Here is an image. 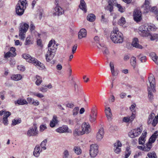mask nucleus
Segmentation results:
<instances>
[{
	"label": "nucleus",
	"instance_id": "obj_1",
	"mask_svg": "<svg viewBox=\"0 0 158 158\" xmlns=\"http://www.w3.org/2000/svg\"><path fill=\"white\" fill-rule=\"evenodd\" d=\"M110 38L112 41L115 44L122 43L123 41V35L116 27H114L110 34Z\"/></svg>",
	"mask_w": 158,
	"mask_h": 158
},
{
	"label": "nucleus",
	"instance_id": "obj_2",
	"mask_svg": "<svg viewBox=\"0 0 158 158\" xmlns=\"http://www.w3.org/2000/svg\"><path fill=\"white\" fill-rule=\"evenodd\" d=\"M148 97L149 100L152 101L153 99V92L155 91L156 81L155 77L153 75L148 77V82L147 84Z\"/></svg>",
	"mask_w": 158,
	"mask_h": 158
},
{
	"label": "nucleus",
	"instance_id": "obj_3",
	"mask_svg": "<svg viewBox=\"0 0 158 158\" xmlns=\"http://www.w3.org/2000/svg\"><path fill=\"white\" fill-rule=\"evenodd\" d=\"M26 0H19L16 5L15 9L16 14L19 16L22 15L26 8Z\"/></svg>",
	"mask_w": 158,
	"mask_h": 158
},
{
	"label": "nucleus",
	"instance_id": "obj_4",
	"mask_svg": "<svg viewBox=\"0 0 158 158\" xmlns=\"http://www.w3.org/2000/svg\"><path fill=\"white\" fill-rule=\"evenodd\" d=\"M28 24L25 23H22L20 24L19 27V39L24 40L25 37V34L28 29Z\"/></svg>",
	"mask_w": 158,
	"mask_h": 158
},
{
	"label": "nucleus",
	"instance_id": "obj_5",
	"mask_svg": "<svg viewBox=\"0 0 158 158\" xmlns=\"http://www.w3.org/2000/svg\"><path fill=\"white\" fill-rule=\"evenodd\" d=\"M158 123V116H155L153 113H151L149 115L147 123L149 125L155 127Z\"/></svg>",
	"mask_w": 158,
	"mask_h": 158
},
{
	"label": "nucleus",
	"instance_id": "obj_6",
	"mask_svg": "<svg viewBox=\"0 0 158 158\" xmlns=\"http://www.w3.org/2000/svg\"><path fill=\"white\" fill-rule=\"evenodd\" d=\"M140 35L143 37H148L149 35L148 24H145L141 26L139 28Z\"/></svg>",
	"mask_w": 158,
	"mask_h": 158
},
{
	"label": "nucleus",
	"instance_id": "obj_7",
	"mask_svg": "<svg viewBox=\"0 0 158 158\" xmlns=\"http://www.w3.org/2000/svg\"><path fill=\"white\" fill-rule=\"evenodd\" d=\"M98 146L96 144H92L90 145L89 150L90 156L94 158L98 155Z\"/></svg>",
	"mask_w": 158,
	"mask_h": 158
},
{
	"label": "nucleus",
	"instance_id": "obj_8",
	"mask_svg": "<svg viewBox=\"0 0 158 158\" xmlns=\"http://www.w3.org/2000/svg\"><path fill=\"white\" fill-rule=\"evenodd\" d=\"M143 130L142 127H140L136 129L131 130L129 133V135L131 138H134L139 135Z\"/></svg>",
	"mask_w": 158,
	"mask_h": 158
},
{
	"label": "nucleus",
	"instance_id": "obj_9",
	"mask_svg": "<svg viewBox=\"0 0 158 158\" xmlns=\"http://www.w3.org/2000/svg\"><path fill=\"white\" fill-rule=\"evenodd\" d=\"M56 51V48L53 49L50 48L48 49L45 55V59L47 62H49L53 59L55 55Z\"/></svg>",
	"mask_w": 158,
	"mask_h": 158
},
{
	"label": "nucleus",
	"instance_id": "obj_10",
	"mask_svg": "<svg viewBox=\"0 0 158 158\" xmlns=\"http://www.w3.org/2000/svg\"><path fill=\"white\" fill-rule=\"evenodd\" d=\"M55 4L56 6L53 10V15L58 16L63 14L64 12L63 9L60 6L58 5V3L57 2L55 3Z\"/></svg>",
	"mask_w": 158,
	"mask_h": 158
},
{
	"label": "nucleus",
	"instance_id": "obj_11",
	"mask_svg": "<svg viewBox=\"0 0 158 158\" xmlns=\"http://www.w3.org/2000/svg\"><path fill=\"white\" fill-rule=\"evenodd\" d=\"M38 133V131L36 127H31L28 131L27 135L28 136H33L36 135Z\"/></svg>",
	"mask_w": 158,
	"mask_h": 158
},
{
	"label": "nucleus",
	"instance_id": "obj_12",
	"mask_svg": "<svg viewBox=\"0 0 158 158\" xmlns=\"http://www.w3.org/2000/svg\"><path fill=\"white\" fill-rule=\"evenodd\" d=\"M82 131L85 133L88 134L91 131L90 126L88 123H84L81 125Z\"/></svg>",
	"mask_w": 158,
	"mask_h": 158
},
{
	"label": "nucleus",
	"instance_id": "obj_13",
	"mask_svg": "<svg viewBox=\"0 0 158 158\" xmlns=\"http://www.w3.org/2000/svg\"><path fill=\"white\" fill-rule=\"evenodd\" d=\"M122 145L120 141L117 140L114 144V152L117 154H118L121 151V147Z\"/></svg>",
	"mask_w": 158,
	"mask_h": 158
},
{
	"label": "nucleus",
	"instance_id": "obj_14",
	"mask_svg": "<svg viewBox=\"0 0 158 158\" xmlns=\"http://www.w3.org/2000/svg\"><path fill=\"white\" fill-rule=\"evenodd\" d=\"M134 19L135 21L138 22L142 19L141 12L138 10H135L133 13Z\"/></svg>",
	"mask_w": 158,
	"mask_h": 158
},
{
	"label": "nucleus",
	"instance_id": "obj_15",
	"mask_svg": "<svg viewBox=\"0 0 158 158\" xmlns=\"http://www.w3.org/2000/svg\"><path fill=\"white\" fill-rule=\"evenodd\" d=\"M43 151L40 149L39 145H36L35 147L33 152V155L36 157H38L40 156V154Z\"/></svg>",
	"mask_w": 158,
	"mask_h": 158
},
{
	"label": "nucleus",
	"instance_id": "obj_16",
	"mask_svg": "<svg viewBox=\"0 0 158 158\" xmlns=\"http://www.w3.org/2000/svg\"><path fill=\"white\" fill-rule=\"evenodd\" d=\"M105 112L108 120L110 121L112 119V114L110 107L105 106Z\"/></svg>",
	"mask_w": 158,
	"mask_h": 158
},
{
	"label": "nucleus",
	"instance_id": "obj_17",
	"mask_svg": "<svg viewBox=\"0 0 158 158\" xmlns=\"http://www.w3.org/2000/svg\"><path fill=\"white\" fill-rule=\"evenodd\" d=\"M104 134V132L103 128H101L99 129L96 134V138L97 140L98 141H101L103 137Z\"/></svg>",
	"mask_w": 158,
	"mask_h": 158
},
{
	"label": "nucleus",
	"instance_id": "obj_18",
	"mask_svg": "<svg viewBox=\"0 0 158 158\" xmlns=\"http://www.w3.org/2000/svg\"><path fill=\"white\" fill-rule=\"evenodd\" d=\"M32 63L33 64L39 69H43L45 68V66L43 63H41L35 58Z\"/></svg>",
	"mask_w": 158,
	"mask_h": 158
},
{
	"label": "nucleus",
	"instance_id": "obj_19",
	"mask_svg": "<svg viewBox=\"0 0 158 158\" xmlns=\"http://www.w3.org/2000/svg\"><path fill=\"white\" fill-rule=\"evenodd\" d=\"M135 117V114L132 113L130 116L125 117L123 119V121L125 123H131Z\"/></svg>",
	"mask_w": 158,
	"mask_h": 158
},
{
	"label": "nucleus",
	"instance_id": "obj_20",
	"mask_svg": "<svg viewBox=\"0 0 158 158\" xmlns=\"http://www.w3.org/2000/svg\"><path fill=\"white\" fill-rule=\"evenodd\" d=\"M79 7L80 9L82 10L84 13L87 12V7L86 4L84 0H81L80 4Z\"/></svg>",
	"mask_w": 158,
	"mask_h": 158
},
{
	"label": "nucleus",
	"instance_id": "obj_21",
	"mask_svg": "<svg viewBox=\"0 0 158 158\" xmlns=\"http://www.w3.org/2000/svg\"><path fill=\"white\" fill-rule=\"evenodd\" d=\"M68 127L64 125L59 127L56 130V131L59 133H62L68 132Z\"/></svg>",
	"mask_w": 158,
	"mask_h": 158
},
{
	"label": "nucleus",
	"instance_id": "obj_22",
	"mask_svg": "<svg viewBox=\"0 0 158 158\" xmlns=\"http://www.w3.org/2000/svg\"><path fill=\"white\" fill-rule=\"evenodd\" d=\"M87 35V31L84 28L81 29L78 33V37L79 39H81L83 38H85Z\"/></svg>",
	"mask_w": 158,
	"mask_h": 158
},
{
	"label": "nucleus",
	"instance_id": "obj_23",
	"mask_svg": "<svg viewBox=\"0 0 158 158\" xmlns=\"http://www.w3.org/2000/svg\"><path fill=\"white\" fill-rule=\"evenodd\" d=\"M132 46L136 48L142 49L143 48L142 46L139 44V40L137 38H134L132 43Z\"/></svg>",
	"mask_w": 158,
	"mask_h": 158
},
{
	"label": "nucleus",
	"instance_id": "obj_24",
	"mask_svg": "<svg viewBox=\"0 0 158 158\" xmlns=\"http://www.w3.org/2000/svg\"><path fill=\"white\" fill-rule=\"evenodd\" d=\"M57 117L56 115H54L53 118L50 123V126L51 127H54L57 124L58 121L57 119Z\"/></svg>",
	"mask_w": 158,
	"mask_h": 158
},
{
	"label": "nucleus",
	"instance_id": "obj_25",
	"mask_svg": "<svg viewBox=\"0 0 158 158\" xmlns=\"http://www.w3.org/2000/svg\"><path fill=\"white\" fill-rule=\"evenodd\" d=\"M23 58L25 59L26 61L29 63H32L35 59L34 58L31 57L30 55L27 54H24L22 55Z\"/></svg>",
	"mask_w": 158,
	"mask_h": 158
},
{
	"label": "nucleus",
	"instance_id": "obj_26",
	"mask_svg": "<svg viewBox=\"0 0 158 158\" xmlns=\"http://www.w3.org/2000/svg\"><path fill=\"white\" fill-rule=\"evenodd\" d=\"M147 133L146 132L143 133L139 139V144L143 145L144 144L145 139V138L146 137Z\"/></svg>",
	"mask_w": 158,
	"mask_h": 158
},
{
	"label": "nucleus",
	"instance_id": "obj_27",
	"mask_svg": "<svg viewBox=\"0 0 158 158\" xmlns=\"http://www.w3.org/2000/svg\"><path fill=\"white\" fill-rule=\"evenodd\" d=\"M34 80H35V84L37 86H39L43 81L42 77L38 75H36L34 77Z\"/></svg>",
	"mask_w": 158,
	"mask_h": 158
},
{
	"label": "nucleus",
	"instance_id": "obj_28",
	"mask_svg": "<svg viewBox=\"0 0 158 158\" xmlns=\"http://www.w3.org/2000/svg\"><path fill=\"white\" fill-rule=\"evenodd\" d=\"M97 47L99 48H101L102 50H103V53L105 55H108L109 53V52L108 50L106 47V46L102 45L101 44H99L98 45H97Z\"/></svg>",
	"mask_w": 158,
	"mask_h": 158
},
{
	"label": "nucleus",
	"instance_id": "obj_29",
	"mask_svg": "<svg viewBox=\"0 0 158 158\" xmlns=\"http://www.w3.org/2000/svg\"><path fill=\"white\" fill-rule=\"evenodd\" d=\"M150 56L155 63L158 65V56H156V53L151 52L150 54Z\"/></svg>",
	"mask_w": 158,
	"mask_h": 158
},
{
	"label": "nucleus",
	"instance_id": "obj_30",
	"mask_svg": "<svg viewBox=\"0 0 158 158\" xmlns=\"http://www.w3.org/2000/svg\"><path fill=\"white\" fill-rule=\"evenodd\" d=\"M34 43V40L30 36L27 37L24 42L25 45H29L32 44Z\"/></svg>",
	"mask_w": 158,
	"mask_h": 158
},
{
	"label": "nucleus",
	"instance_id": "obj_31",
	"mask_svg": "<svg viewBox=\"0 0 158 158\" xmlns=\"http://www.w3.org/2000/svg\"><path fill=\"white\" fill-rule=\"evenodd\" d=\"M92 114L89 115V121L91 123L94 122L96 119L97 114L95 111H93L92 112Z\"/></svg>",
	"mask_w": 158,
	"mask_h": 158
},
{
	"label": "nucleus",
	"instance_id": "obj_32",
	"mask_svg": "<svg viewBox=\"0 0 158 158\" xmlns=\"http://www.w3.org/2000/svg\"><path fill=\"white\" fill-rule=\"evenodd\" d=\"M54 41H52V40H50L48 44V49H49L50 48L51 49H53L56 48V51L57 47L56 45H55Z\"/></svg>",
	"mask_w": 158,
	"mask_h": 158
},
{
	"label": "nucleus",
	"instance_id": "obj_33",
	"mask_svg": "<svg viewBox=\"0 0 158 158\" xmlns=\"http://www.w3.org/2000/svg\"><path fill=\"white\" fill-rule=\"evenodd\" d=\"M27 102L25 99H19L17 100L15 102V104H18L19 105H23L25 104H27Z\"/></svg>",
	"mask_w": 158,
	"mask_h": 158
},
{
	"label": "nucleus",
	"instance_id": "obj_34",
	"mask_svg": "<svg viewBox=\"0 0 158 158\" xmlns=\"http://www.w3.org/2000/svg\"><path fill=\"white\" fill-rule=\"evenodd\" d=\"M110 70L112 75L114 76H116L118 74V73L115 71L114 65V63L110 62Z\"/></svg>",
	"mask_w": 158,
	"mask_h": 158
},
{
	"label": "nucleus",
	"instance_id": "obj_35",
	"mask_svg": "<svg viewBox=\"0 0 158 158\" xmlns=\"http://www.w3.org/2000/svg\"><path fill=\"white\" fill-rule=\"evenodd\" d=\"M73 150L75 153L77 155H81L82 152V150L80 147L76 146L74 147Z\"/></svg>",
	"mask_w": 158,
	"mask_h": 158
},
{
	"label": "nucleus",
	"instance_id": "obj_36",
	"mask_svg": "<svg viewBox=\"0 0 158 158\" xmlns=\"http://www.w3.org/2000/svg\"><path fill=\"white\" fill-rule=\"evenodd\" d=\"M96 19L95 15L93 14H89L87 17V20L90 22L94 21Z\"/></svg>",
	"mask_w": 158,
	"mask_h": 158
},
{
	"label": "nucleus",
	"instance_id": "obj_37",
	"mask_svg": "<svg viewBox=\"0 0 158 158\" xmlns=\"http://www.w3.org/2000/svg\"><path fill=\"white\" fill-rule=\"evenodd\" d=\"M16 53H14L13 54H11V53L8 52H4V58H7L10 57H14L16 56Z\"/></svg>",
	"mask_w": 158,
	"mask_h": 158
},
{
	"label": "nucleus",
	"instance_id": "obj_38",
	"mask_svg": "<svg viewBox=\"0 0 158 158\" xmlns=\"http://www.w3.org/2000/svg\"><path fill=\"white\" fill-rule=\"evenodd\" d=\"M144 149L143 151L144 152L149 151L152 147V145L148 142L145 145H143Z\"/></svg>",
	"mask_w": 158,
	"mask_h": 158
},
{
	"label": "nucleus",
	"instance_id": "obj_39",
	"mask_svg": "<svg viewBox=\"0 0 158 158\" xmlns=\"http://www.w3.org/2000/svg\"><path fill=\"white\" fill-rule=\"evenodd\" d=\"M47 140L46 139H44L40 143V149L42 151L46 150L47 149L46 145L47 143Z\"/></svg>",
	"mask_w": 158,
	"mask_h": 158
},
{
	"label": "nucleus",
	"instance_id": "obj_40",
	"mask_svg": "<svg viewBox=\"0 0 158 158\" xmlns=\"http://www.w3.org/2000/svg\"><path fill=\"white\" fill-rule=\"evenodd\" d=\"M130 63L134 69H135L136 65V60L135 57L133 56L130 59Z\"/></svg>",
	"mask_w": 158,
	"mask_h": 158
},
{
	"label": "nucleus",
	"instance_id": "obj_41",
	"mask_svg": "<svg viewBox=\"0 0 158 158\" xmlns=\"http://www.w3.org/2000/svg\"><path fill=\"white\" fill-rule=\"evenodd\" d=\"M157 133V131H156L150 137L149 141L148 142L151 143L152 145V143H153L156 140V137L155 134H156Z\"/></svg>",
	"mask_w": 158,
	"mask_h": 158
},
{
	"label": "nucleus",
	"instance_id": "obj_42",
	"mask_svg": "<svg viewBox=\"0 0 158 158\" xmlns=\"http://www.w3.org/2000/svg\"><path fill=\"white\" fill-rule=\"evenodd\" d=\"M73 134L75 135H80L84 134V132L80 129L76 128L73 131Z\"/></svg>",
	"mask_w": 158,
	"mask_h": 158
},
{
	"label": "nucleus",
	"instance_id": "obj_43",
	"mask_svg": "<svg viewBox=\"0 0 158 158\" xmlns=\"http://www.w3.org/2000/svg\"><path fill=\"white\" fill-rule=\"evenodd\" d=\"M22 78V77L20 74H16L13 75L11 77V79L14 81H19Z\"/></svg>",
	"mask_w": 158,
	"mask_h": 158
},
{
	"label": "nucleus",
	"instance_id": "obj_44",
	"mask_svg": "<svg viewBox=\"0 0 158 158\" xmlns=\"http://www.w3.org/2000/svg\"><path fill=\"white\" fill-rule=\"evenodd\" d=\"M131 153V151L129 147H127L125 151V158H128Z\"/></svg>",
	"mask_w": 158,
	"mask_h": 158
},
{
	"label": "nucleus",
	"instance_id": "obj_45",
	"mask_svg": "<svg viewBox=\"0 0 158 158\" xmlns=\"http://www.w3.org/2000/svg\"><path fill=\"white\" fill-rule=\"evenodd\" d=\"M147 156L148 158L146 157V158H157L156 154L154 152L148 153L147 154Z\"/></svg>",
	"mask_w": 158,
	"mask_h": 158
},
{
	"label": "nucleus",
	"instance_id": "obj_46",
	"mask_svg": "<svg viewBox=\"0 0 158 158\" xmlns=\"http://www.w3.org/2000/svg\"><path fill=\"white\" fill-rule=\"evenodd\" d=\"M116 7L118 8V10L121 13L124 12L125 8L124 7H122L120 4H116Z\"/></svg>",
	"mask_w": 158,
	"mask_h": 158
},
{
	"label": "nucleus",
	"instance_id": "obj_47",
	"mask_svg": "<svg viewBox=\"0 0 158 158\" xmlns=\"http://www.w3.org/2000/svg\"><path fill=\"white\" fill-rule=\"evenodd\" d=\"M137 57L142 62H144L146 60V57L145 56H143L141 54L137 56Z\"/></svg>",
	"mask_w": 158,
	"mask_h": 158
},
{
	"label": "nucleus",
	"instance_id": "obj_48",
	"mask_svg": "<svg viewBox=\"0 0 158 158\" xmlns=\"http://www.w3.org/2000/svg\"><path fill=\"white\" fill-rule=\"evenodd\" d=\"M21 122V120L20 118H15L12 120V124L15 126L20 123Z\"/></svg>",
	"mask_w": 158,
	"mask_h": 158
},
{
	"label": "nucleus",
	"instance_id": "obj_49",
	"mask_svg": "<svg viewBox=\"0 0 158 158\" xmlns=\"http://www.w3.org/2000/svg\"><path fill=\"white\" fill-rule=\"evenodd\" d=\"M69 152L67 150H65L63 153V158H70Z\"/></svg>",
	"mask_w": 158,
	"mask_h": 158
},
{
	"label": "nucleus",
	"instance_id": "obj_50",
	"mask_svg": "<svg viewBox=\"0 0 158 158\" xmlns=\"http://www.w3.org/2000/svg\"><path fill=\"white\" fill-rule=\"evenodd\" d=\"M148 37L150 38V40H154L158 38V35L156 34H155L151 35L149 33V35Z\"/></svg>",
	"mask_w": 158,
	"mask_h": 158
},
{
	"label": "nucleus",
	"instance_id": "obj_51",
	"mask_svg": "<svg viewBox=\"0 0 158 158\" xmlns=\"http://www.w3.org/2000/svg\"><path fill=\"white\" fill-rule=\"evenodd\" d=\"M143 8L144 10V12L145 13H148L150 10V6L149 5H143Z\"/></svg>",
	"mask_w": 158,
	"mask_h": 158
},
{
	"label": "nucleus",
	"instance_id": "obj_52",
	"mask_svg": "<svg viewBox=\"0 0 158 158\" xmlns=\"http://www.w3.org/2000/svg\"><path fill=\"white\" fill-rule=\"evenodd\" d=\"M125 23V19L123 17H122L118 21V24L120 26L123 25Z\"/></svg>",
	"mask_w": 158,
	"mask_h": 158
},
{
	"label": "nucleus",
	"instance_id": "obj_53",
	"mask_svg": "<svg viewBox=\"0 0 158 158\" xmlns=\"http://www.w3.org/2000/svg\"><path fill=\"white\" fill-rule=\"evenodd\" d=\"M150 10L152 12H154L156 15L158 13L157 8L156 6H153L152 7L151 9H150Z\"/></svg>",
	"mask_w": 158,
	"mask_h": 158
},
{
	"label": "nucleus",
	"instance_id": "obj_54",
	"mask_svg": "<svg viewBox=\"0 0 158 158\" xmlns=\"http://www.w3.org/2000/svg\"><path fill=\"white\" fill-rule=\"evenodd\" d=\"M136 106L135 104L133 103L130 107V109L132 112V113H134L135 114L136 112L135 109Z\"/></svg>",
	"mask_w": 158,
	"mask_h": 158
},
{
	"label": "nucleus",
	"instance_id": "obj_55",
	"mask_svg": "<svg viewBox=\"0 0 158 158\" xmlns=\"http://www.w3.org/2000/svg\"><path fill=\"white\" fill-rule=\"evenodd\" d=\"M40 131L42 132L47 128L46 124H42L40 126Z\"/></svg>",
	"mask_w": 158,
	"mask_h": 158
},
{
	"label": "nucleus",
	"instance_id": "obj_56",
	"mask_svg": "<svg viewBox=\"0 0 158 158\" xmlns=\"http://www.w3.org/2000/svg\"><path fill=\"white\" fill-rule=\"evenodd\" d=\"M11 114V113L9 111H4L3 117L7 118Z\"/></svg>",
	"mask_w": 158,
	"mask_h": 158
},
{
	"label": "nucleus",
	"instance_id": "obj_57",
	"mask_svg": "<svg viewBox=\"0 0 158 158\" xmlns=\"http://www.w3.org/2000/svg\"><path fill=\"white\" fill-rule=\"evenodd\" d=\"M73 114L74 115H77L79 111V108L78 107H75L73 110Z\"/></svg>",
	"mask_w": 158,
	"mask_h": 158
},
{
	"label": "nucleus",
	"instance_id": "obj_58",
	"mask_svg": "<svg viewBox=\"0 0 158 158\" xmlns=\"http://www.w3.org/2000/svg\"><path fill=\"white\" fill-rule=\"evenodd\" d=\"M148 26V30L149 31L150 30H154L155 29V26L153 24H149Z\"/></svg>",
	"mask_w": 158,
	"mask_h": 158
},
{
	"label": "nucleus",
	"instance_id": "obj_59",
	"mask_svg": "<svg viewBox=\"0 0 158 158\" xmlns=\"http://www.w3.org/2000/svg\"><path fill=\"white\" fill-rule=\"evenodd\" d=\"M34 100H35L33 98H31L29 97L27 98V100L28 103L31 104H33Z\"/></svg>",
	"mask_w": 158,
	"mask_h": 158
},
{
	"label": "nucleus",
	"instance_id": "obj_60",
	"mask_svg": "<svg viewBox=\"0 0 158 158\" xmlns=\"http://www.w3.org/2000/svg\"><path fill=\"white\" fill-rule=\"evenodd\" d=\"M17 69L19 70L23 71L25 70V68L23 65H19L17 66Z\"/></svg>",
	"mask_w": 158,
	"mask_h": 158
},
{
	"label": "nucleus",
	"instance_id": "obj_61",
	"mask_svg": "<svg viewBox=\"0 0 158 158\" xmlns=\"http://www.w3.org/2000/svg\"><path fill=\"white\" fill-rule=\"evenodd\" d=\"M2 123L5 125H7L8 123V119L6 118L3 117L2 119Z\"/></svg>",
	"mask_w": 158,
	"mask_h": 158
},
{
	"label": "nucleus",
	"instance_id": "obj_62",
	"mask_svg": "<svg viewBox=\"0 0 158 158\" xmlns=\"http://www.w3.org/2000/svg\"><path fill=\"white\" fill-rule=\"evenodd\" d=\"M39 89L42 92H45L47 91V89L45 87H41Z\"/></svg>",
	"mask_w": 158,
	"mask_h": 158
},
{
	"label": "nucleus",
	"instance_id": "obj_63",
	"mask_svg": "<svg viewBox=\"0 0 158 158\" xmlns=\"http://www.w3.org/2000/svg\"><path fill=\"white\" fill-rule=\"evenodd\" d=\"M15 51V48L13 47H11L10 48V51L9 52H10L11 54H13L14 53H16Z\"/></svg>",
	"mask_w": 158,
	"mask_h": 158
},
{
	"label": "nucleus",
	"instance_id": "obj_64",
	"mask_svg": "<svg viewBox=\"0 0 158 158\" xmlns=\"http://www.w3.org/2000/svg\"><path fill=\"white\" fill-rule=\"evenodd\" d=\"M142 154L143 153L142 152H139L135 154V155L134 156V158H137L139 156H142Z\"/></svg>",
	"mask_w": 158,
	"mask_h": 158
}]
</instances>
